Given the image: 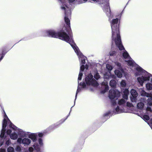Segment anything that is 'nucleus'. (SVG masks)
I'll list each match as a JSON object with an SVG mask.
<instances>
[{"instance_id": "f257e3e1", "label": "nucleus", "mask_w": 152, "mask_h": 152, "mask_svg": "<svg viewBox=\"0 0 152 152\" xmlns=\"http://www.w3.org/2000/svg\"><path fill=\"white\" fill-rule=\"evenodd\" d=\"M118 18L113 20L111 22V26L112 30V44L115 43L119 49L120 50H122V56L125 59V61L127 62V65L131 67H134L136 69L137 66L129 56L128 53L125 50L122 45L119 31V26L118 24Z\"/></svg>"}, {"instance_id": "f03ea898", "label": "nucleus", "mask_w": 152, "mask_h": 152, "mask_svg": "<svg viewBox=\"0 0 152 152\" xmlns=\"http://www.w3.org/2000/svg\"><path fill=\"white\" fill-rule=\"evenodd\" d=\"M4 119L2 122V129L0 135V146H1L3 144L4 141V137L6 131V127L7 125H9L10 129H8L7 132L8 134H10V138L13 140L16 139L18 137L16 130V127L13 125L10 122L7 117L4 110Z\"/></svg>"}, {"instance_id": "7ed1b4c3", "label": "nucleus", "mask_w": 152, "mask_h": 152, "mask_svg": "<svg viewBox=\"0 0 152 152\" xmlns=\"http://www.w3.org/2000/svg\"><path fill=\"white\" fill-rule=\"evenodd\" d=\"M70 45L74 50L77 56H78L79 60H80L81 61L80 64L81 65L80 68V71L78 78V84L75 96V99H76L77 94V93L81 90V88H85L86 86V84L85 83H79V82L80 80H81L82 79V77L83 75L82 72L83 71L85 68L84 64H85V59L86 58L85 56H83L82 53L79 50L78 47L77 46L76 44H75L73 42Z\"/></svg>"}, {"instance_id": "20e7f679", "label": "nucleus", "mask_w": 152, "mask_h": 152, "mask_svg": "<svg viewBox=\"0 0 152 152\" xmlns=\"http://www.w3.org/2000/svg\"><path fill=\"white\" fill-rule=\"evenodd\" d=\"M43 36L58 38L69 43L70 45L73 42L72 36L70 35L69 37L66 33L63 31L57 32L53 30H49L43 32Z\"/></svg>"}, {"instance_id": "39448f33", "label": "nucleus", "mask_w": 152, "mask_h": 152, "mask_svg": "<svg viewBox=\"0 0 152 152\" xmlns=\"http://www.w3.org/2000/svg\"><path fill=\"white\" fill-rule=\"evenodd\" d=\"M136 72L135 73L136 76H139L137 78L138 83L142 86L144 82L151 80L152 83V75L143 70L140 66L136 68Z\"/></svg>"}, {"instance_id": "423d86ee", "label": "nucleus", "mask_w": 152, "mask_h": 152, "mask_svg": "<svg viewBox=\"0 0 152 152\" xmlns=\"http://www.w3.org/2000/svg\"><path fill=\"white\" fill-rule=\"evenodd\" d=\"M115 76L113 75H112L110 72L107 73L104 75V80L102 83L103 88H104V90L102 91V93L103 94L106 92L109 89L108 85V80L111 78H115Z\"/></svg>"}, {"instance_id": "0eeeda50", "label": "nucleus", "mask_w": 152, "mask_h": 152, "mask_svg": "<svg viewBox=\"0 0 152 152\" xmlns=\"http://www.w3.org/2000/svg\"><path fill=\"white\" fill-rule=\"evenodd\" d=\"M85 81L87 85L96 87L97 86L98 84L97 82L93 78V76L91 73L89 74L85 78Z\"/></svg>"}, {"instance_id": "6e6552de", "label": "nucleus", "mask_w": 152, "mask_h": 152, "mask_svg": "<svg viewBox=\"0 0 152 152\" xmlns=\"http://www.w3.org/2000/svg\"><path fill=\"white\" fill-rule=\"evenodd\" d=\"M120 95V92L117 90L113 89L109 91V96L111 99H113L116 97L117 98Z\"/></svg>"}, {"instance_id": "1a4fd4ad", "label": "nucleus", "mask_w": 152, "mask_h": 152, "mask_svg": "<svg viewBox=\"0 0 152 152\" xmlns=\"http://www.w3.org/2000/svg\"><path fill=\"white\" fill-rule=\"evenodd\" d=\"M105 5H104L103 10L106 13L107 16L109 17L110 19L113 17V15L110 13V10L109 7V4L108 2L104 3Z\"/></svg>"}, {"instance_id": "9d476101", "label": "nucleus", "mask_w": 152, "mask_h": 152, "mask_svg": "<svg viewBox=\"0 0 152 152\" xmlns=\"http://www.w3.org/2000/svg\"><path fill=\"white\" fill-rule=\"evenodd\" d=\"M17 142L19 144H22L24 146L28 145L30 144L31 140L28 138H24L22 139L21 138H18L17 140Z\"/></svg>"}, {"instance_id": "9b49d317", "label": "nucleus", "mask_w": 152, "mask_h": 152, "mask_svg": "<svg viewBox=\"0 0 152 152\" xmlns=\"http://www.w3.org/2000/svg\"><path fill=\"white\" fill-rule=\"evenodd\" d=\"M126 111L124 109L123 107H121L120 106H117L115 109L114 110L113 114H117L123 113L126 112Z\"/></svg>"}, {"instance_id": "f8f14e48", "label": "nucleus", "mask_w": 152, "mask_h": 152, "mask_svg": "<svg viewBox=\"0 0 152 152\" xmlns=\"http://www.w3.org/2000/svg\"><path fill=\"white\" fill-rule=\"evenodd\" d=\"M28 137L35 143L37 141V134L36 133H31L28 135Z\"/></svg>"}, {"instance_id": "ddd939ff", "label": "nucleus", "mask_w": 152, "mask_h": 152, "mask_svg": "<svg viewBox=\"0 0 152 152\" xmlns=\"http://www.w3.org/2000/svg\"><path fill=\"white\" fill-rule=\"evenodd\" d=\"M28 132H24L21 129L18 130V134L21 137H26L28 135Z\"/></svg>"}, {"instance_id": "4468645a", "label": "nucleus", "mask_w": 152, "mask_h": 152, "mask_svg": "<svg viewBox=\"0 0 152 152\" xmlns=\"http://www.w3.org/2000/svg\"><path fill=\"white\" fill-rule=\"evenodd\" d=\"M129 94V91L127 89H125L123 92V97L125 99H128V95Z\"/></svg>"}, {"instance_id": "2eb2a0df", "label": "nucleus", "mask_w": 152, "mask_h": 152, "mask_svg": "<svg viewBox=\"0 0 152 152\" xmlns=\"http://www.w3.org/2000/svg\"><path fill=\"white\" fill-rule=\"evenodd\" d=\"M147 97L148 98L147 100V102L148 104L150 106L152 105V94H150Z\"/></svg>"}, {"instance_id": "dca6fc26", "label": "nucleus", "mask_w": 152, "mask_h": 152, "mask_svg": "<svg viewBox=\"0 0 152 152\" xmlns=\"http://www.w3.org/2000/svg\"><path fill=\"white\" fill-rule=\"evenodd\" d=\"M32 146L34 148V150L36 151V152L40 151V148L38 143L35 142L34 143Z\"/></svg>"}, {"instance_id": "f3484780", "label": "nucleus", "mask_w": 152, "mask_h": 152, "mask_svg": "<svg viewBox=\"0 0 152 152\" xmlns=\"http://www.w3.org/2000/svg\"><path fill=\"white\" fill-rule=\"evenodd\" d=\"M139 91L142 96H146L147 97L150 94L147 93L144 91L142 88H140Z\"/></svg>"}, {"instance_id": "a211bd4d", "label": "nucleus", "mask_w": 152, "mask_h": 152, "mask_svg": "<svg viewBox=\"0 0 152 152\" xmlns=\"http://www.w3.org/2000/svg\"><path fill=\"white\" fill-rule=\"evenodd\" d=\"M122 71L121 69V71L116 70L115 71V73L118 77L121 78L122 76Z\"/></svg>"}, {"instance_id": "6ab92c4d", "label": "nucleus", "mask_w": 152, "mask_h": 152, "mask_svg": "<svg viewBox=\"0 0 152 152\" xmlns=\"http://www.w3.org/2000/svg\"><path fill=\"white\" fill-rule=\"evenodd\" d=\"M126 102V100L123 99H122L120 100H119L118 101V104L120 106H123L124 105L125 102Z\"/></svg>"}, {"instance_id": "aec40b11", "label": "nucleus", "mask_w": 152, "mask_h": 152, "mask_svg": "<svg viewBox=\"0 0 152 152\" xmlns=\"http://www.w3.org/2000/svg\"><path fill=\"white\" fill-rule=\"evenodd\" d=\"M130 93L132 96L133 97H137L138 96L137 92L134 89H132Z\"/></svg>"}, {"instance_id": "412c9836", "label": "nucleus", "mask_w": 152, "mask_h": 152, "mask_svg": "<svg viewBox=\"0 0 152 152\" xmlns=\"http://www.w3.org/2000/svg\"><path fill=\"white\" fill-rule=\"evenodd\" d=\"M93 74L94 77L96 80H98L100 77L99 74L97 70H95Z\"/></svg>"}, {"instance_id": "4be33fe9", "label": "nucleus", "mask_w": 152, "mask_h": 152, "mask_svg": "<svg viewBox=\"0 0 152 152\" xmlns=\"http://www.w3.org/2000/svg\"><path fill=\"white\" fill-rule=\"evenodd\" d=\"M146 87L147 89L148 90H152V84L148 83L146 84Z\"/></svg>"}, {"instance_id": "5701e85b", "label": "nucleus", "mask_w": 152, "mask_h": 152, "mask_svg": "<svg viewBox=\"0 0 152 152\" xmlns=\"http://www.w3.org/2000/svg\"><path fill=\"white\" fill-rule=\"evenodd\" d=\"M109 54L111 56H114L117 55H117H118V52L115 50H111Z\"/></svg>"}, {"instance_id": "b1692460", "label": "nucleus", "mask_w": 152, "mask_h": 152, "mask_svg": "<svg viewBox=\"0 0 152 152\" xmlns=\"http://www.w3.org/2000/svg\"><path fill=\"white\" fill-rule=\"evenodd\" d=\"M88 0H75L74 2L75 3L77 4H80L83 3V1H86Z\"/></svg>"}, {"instance_id": "393cba45", "label": "nucleus", "mask_w": 152, "mask_h": 152, "mask_svg": "<svg viewBox=\"0 0 152 152\" xmlns=\"http://www.w3.org/2000/svg\"><path fill=\"white\" fill-rule=\"evenodd\" d=\"M116 84V82L114 80H111L110 81V85L112 87H114Z\"/></svg>"}, {"instance_id": "a878e982", "label": "nucleus", "mask_w": 152, "mask_h": 152, "mask_svg": "<svg viewBox=\"0 0 152 152\" xmlns=\"http://www.w3.org/2000/svg\"><path fill=\"white\" fill-rule=\"evenodd\" d=\"M144 106V104L142 102H140L137 104V107L138 109H141Z\"/></svg>"}, {"instance_id": "bb28decb", "label": "nucleus", "mask_w": 152, "mask_h": 152, "mask_svg": "<svg viewBox=\"0 0 152 152\" xmlns=\"http://www.w3.org/2000/svg\"><path fill=\"white\" fill-rule=\"evenodd\" d=\"M120 85L121 87L123 88H125L126 85V81L124 80H122L120 83Z\"/></svg>"}, {"instance_id": "cd10ccee", "label": "nucleus", "mask_w": 152, "mask_h": 152, "mask_svg": "<svg viewBox=\"0 0 152 152\" xmlns=\"http://www.w3.org/2000/svg\"><path fill=\"white\" fill-rule=\"evenodd\" d=\"M38 142L39 145L40 147L42 146L43 145L42 140L41 138H39L38 139Z\"/></svg>"}, {"instance_id": "c85d7f7f", "label": "nucleus", "mask_w": 152, "mask_h": 152, "mask_svg": "<svg viewBox=\"0 0 152 152\" xmlns=\"http://www.w3.org/2000/svg\"><path fill=\"white\" fill-rule=\"evenodd\" d=\"M8 152H14V149L12 147H9L7 149Z\"/></svg>"}, {"instance_id": "c756f323", "label": "nucleus", "mask_w": 152, "mask_h": 152, "mask_svg": "<svg viewBox=\"0 0 152 152\" xmlns=\"http://www.w3.org/2000/svg\"><path fill=\"white\" fill-rule=\"evenodd\" d=\"M106 68L109 71H111L113 69L112 66L109 64H107L106 65Z\"/></svg>"}, {"instance_id": "7c9ffc66", "label": "nucleus", "mask_w": 152, "mask_h": 152, "mask_svg": "<svg viewBox=\"0 0 152 152\" xmlns=\"http://www.w3.org/2000/svg\"><path fill=\"white\" fill-rule=\"evenodd\" d=\"M15 150L17 151L20 152L21 151V148L20 145H17L15 148Z\"/></svg>"}, {"instance_id": "2f4dec72", "label": "nucleus", "mask_w": 152, "mask_h": 152, "mask_svg": "<svg viewBox=\"0 0 152 152\" xmlns=\"http://www.w3.org/2000/svg\"><path fill=\"white\" fill-rule=\"evenodd\" d=\"M136 97H133L132 96L130 97V99L132 102H136Z\"/></svg>"}, {"instance_id": "473e14b6", "label": "nucleus", "mask_w": 152, "mask_h": 152, "mask_svg": "<svg viewBox=\"0 0 152 152\" xmlns=\"http://www.w3.org/2000/svg\"><path fill=\"white\" fill-rule=\"evenodd\" d=\"M143 118L145 120H148L149 119V118L148 115H145L143 116Z\"/></svg>"}, {"instance_id": "72a5a7b5", "label": "nucleus", "mask_w": 152, "mask_h": 152, "mask_svg": "<svg viewBox=\"0 0 152 152\" xmlns=\"http://www.w3.org/2000/svg\"><path fill=\"white\" fill-rule=\"evenodd\" d=\"M34 150L33 147H30L28 148V150L29 152H33Z\"/></svg>"}, {"instance_id": "f704fd0d", "label": "nucleus", "mask_w": 152, "mask_h": 152, "mask_svg": "<svg viewBox=\"0 0 152 152\" xmlns=\"http://www.w3.org/2000/svg\"><path fill=\"white\" fill-rule=\"evenodd\" d=\"M5 144L7 146L10 145L11 144L10 140H8L7 141Z\"/></svg>"}, {"instance_id": "c9c22d12", "label": "nucleus", "mask_w": 152, "mask_h": 152, "mask_svg": "<svg viewBox=\"0 0 152 152\" xmlns=\"http://www.w3.org/2000/svg\"><path fill=\"white\" fill-rule=\"evenodd\" d=\"M115 65L117 66L119 68H120L121 66V64L118 62H116L115 63Z\"/></svg>"}, {"instance_id": "e433bc0d", "label": "nucleus", "mask_w": 152, "mask_h": 152, "mask_svg": "<svg viewBox=\"0 0 152 152\" xmlns=\"http://www.w3.org/2000/svg\"><path fill=\"white\" fill-rule=\"evenodd\" d=\"M126 105L128 107H131L132 106V104L131 103L127 102L126 103Z\"/></svg>"}, {"instance_id": "4c0bfd02", "label": "nucleus", "mask_w": 152, "mask_h": 152, "mask_svg": "<svg viewBox=\"0 0 152 152\" xmlns=\"http://www.w3.org/2000/svg\"><path fill=\"white\" fill-rule=\"evenodd\" d=\"M43 135V134L42 133L39 132V133H38V135L40 137H42Z\"/></svg>"}, {"instance_id": "58836bf2", "label": "nucleus", "mask_w": 152, "mask_h": 152, "mask_svg": "<svg viewBox=\"0 0 152 152\" xmlns=\"http://www.w3.org/2000/svg\"><path fill=\"white\" fill-rule=\"evenodd\" d=\"M147 111H150L151 112L152 111V110H151V108L149 107H147Z\"/></svg>"}, {"instance_id": "ea45409f", "label": "nucleus", "mask_w": 152, "mask_h": 152, "mask_svg": "<svg viewBox=\"0 0 152 152\" xmlns=\"http://www.w3.org/2000/svg\"><path fill=\"white\" fill-rule=\"evenodd\" d=\"M5 150L4 149H0V152H5Z\"/></svg>"}, {"instance_id": "a19ab883", "label": "nucleus", "mask_w": 152, "mask_h": 152, "mask_svg": "<svg viewBox=\"0 0 152 152\" xmlns=\"http://www.w3.org/2000/svg\"><path fill=\"white\" fill-rule=\"evenodd\" d=\"M110 112H108L107 113H106L104 114V116H107L108 115L110 114Z\"/></svg>"}, {"instance_id": "79ce46f5", "label": "nucleus", "mask_w": 152, "mask_h": 152, "mask_svg": "<svg viewBox=\"0 0 152 152\" xmlns=\"http://www.w3.org/2000/svg\"><path fill=\"white\" fill-rule=\"evenodd\" d=\"M75 0H69V2L72 3L74 2V1Z\"/></svg>"}, {"instance_id": "37998d69", "label": "nucleus", "mask_w": 152, "mask_h": 152, "mask_svg": "<svg viewBox=\"0 0 152 152\" xmlns=\"http://www.w3.org/2000/svg\"><path fill=\"white\" fill-rule=\"evenodd\" d=\"M91 1L94 2H97L98 1V0H91Z\"/></svg>"}, {"instance_id": "c03bdc74", "label": "nucleus", "mask_w": 152, "mask_h": 152, "mask_svg": "<svg viewBox=\"0 0 152 152\" xmlns=\"http://www.w3.org/2000/svg\"><path fill=\"white\" fill-rule=\"evenodd\" d=\"M85 68L87 69H88V66L87 65H86V67H85Z\"/></svg>"}, {"instance_id": "a18cd8bd", "label": "nucleus", "mask_w": 152, "mask_h": 152, "mask_svg": "<svg viewBox=\"0 0 152 152\" xmlns=\"http://www.w3.org/2000/svg\"><path fill=\"white\" fill-rule=\"evenodd\" d=\"M102 1L104 2L105 0H102Z\"/></svg>"}]
</instances>
